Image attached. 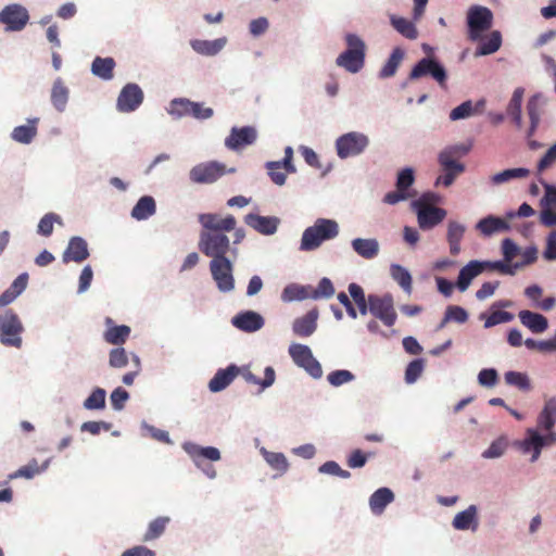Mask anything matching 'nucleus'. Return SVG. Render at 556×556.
<instances>
[{
  "label": "nucleus",
  "mask_w": 556,
  "mask_h": 556,
  "mask_svg": "<svg viewBox=\"0 0 556 556\" xmlns=\"http://www.w3.org/2000/svg\"><path fill=\"white\" fill-rule=\"evenodd\" d=\"M264 458L267 464L275 470L283 473L288 470L289 464L286 456L282 453L267 452L264 451Z\"/></svg>",
  "instance_id": "nucleus-54"
},
{
  "label": "nucleus",
  "mask_w": 556,
  "mask_h": 556,
  "mask_svg": "<svg viewBox=\"0 0 556 556\" xmlns=\"http://www.w3.org/2000/svg\"><path fill=\"white\" fill-rule=\"evenodd\" d=\"M29 14L21 4H9L0 12V23L9 31H20L28 23Z\"/></svg>",
  "instance_id": "nucleus-14"
},
{
  "label": "nucleus",
  "mask_w": 556,
  "mask_h": 556,
  "mask_svg": "<svg viewBox=\"0 0 556 556\" xmlns=\"http://www.w3.org/2000/svg\"><path fill=\"white\" fill-rule=\"evenodd\" d=\"M446 320L464 324L468 320V313L457 305H448L445 311Z\"/></svg>",
  "instance_id": "nucleus-63"
},
{
  "label": "nucleus",
  "mask_w": 556,
  "mask_h": 556,
  "mask_svg": "<svg viewBox=\"0 0 556 556\" xmlns=\"http://www.w3.org/2000/svg\"><path fill=\"white\" fill-rule=\"evenodd\" d=\"M266 168H267L268 175L274 184H276L278 186L285 185L287 176L281 170V169H283V165L281 162H277V161L267 162Z\"/></svg>",
  "instance_id": "nucleus-56"
},
{
  "label": "nucleus",
  "mask_w": 556,
  "mask_h": 556,
  "mask_svg": "<svg viewBox=\"0 0 556 556\" xmlns=\"http://www.w3.org/2000/svg\"><path fill=\"white\" fill-rule=\"evenodd\" d=\"M403 58H404V52L401 48L393 49L387 63L381 68L379 76L381 78L392 77L396 73V70L400 66Z\"/></svg>",
  "instance_id": "nucleus-43"
},
{
  "label": "nucleus",
  "mask_w": 556,
  "mask_h": 556,
  "mask_svg": "<svg viewBox=\"0 0 556 556\" xmlns=\"http://www.w3.org/2000/svg\"><path fill=\"white\" fill-rule=\"evenodd\" d=\"M143 97L142 89L137 84L129 83L121 90L116 108L122 113L134 112L143 102Z\"/></svg>",
  "instance_id": "nucleus-16"
},
{
  "label": "nucleus",
  "mask_w": 556,
  "mask_h": 556,
  "mask_svg": "<svg viewBox=\"0 0 556 556\" xmlns=\"http://www.w3.org/2000/svg\"><path fill=\"white\" fill-rule=\"evenodd\" d=\"M244 222L248 226L265 236L274 235L279 225V218L277 217L261 216L253 213L245 215Z\"/></svg>",
  "instance_id": "nucleus-21"
},
{
  "label": "nucleus",
  "mask_w": 556,
  "mask_h": 556,
  "mask_svg": "<svg viewBox=\"0 0 556 556\" xmlns=\"http://www.w3.org/2000/svg\"><path fill=\"white\" fill-rule=\"evenodd\" d=\"M115 65L113 58L96 56L91 64V72L103 80H110L114 76Z\"/></svg>",
  "instance_id": "nucleus-31"
},
{
  "label": "nucleus",
  "mask_w": 556,
  "mask_h": 556,
  "mask_svg": "<svg viewBox=\"0 0 556 556\" xmlns=\"http://www.w3.org/2000/svg\"><path fill=\"white\" fill-rule=\"evenodd\" d=\"M167 112L176 118L192 116L197 119L211 118L214 113L211 108H204L203 103L193 102L186 98H176L172 100Z\"/></svg>",
  "instance_id": "nucleus-6"
},
{
  "label": "nucleus",
  "mask_w": 556,
  "mask_h": 556,
  "mask_svg": "<svg viewBox=\"0 0 556 556\" xmlns=\"http://www.w3.org/2000/svg\"><path fill=\"white\" fill-rule=\"evenodd\" d=\"M49 460H46L43 465L40 467L38 465V462L36 459H31L26 466L21 467L13 473L9 475V479H16V478H26L31 479L36 475L42 472L48 468Z\"/></svg>",
  "instance_id": "nucleus-40"
},
{
  "label": "nucleus",
  "mask_w": 556,
  "mask_h": 556,
  "mask_svg": "<svg viewBox=\"0 0 556 556\" xmlns=\"http://www.w3.org/2000/svg\"><path fill=\"white\" fill-rule=\"evenodd\" d=\"M353 379L354 375L345 369L331 371L327 377L328 382L333 387L342 386L352 381Z\"/></svg>",
  "instance_id": "nucleus-61"
},
{
  "label": "nucleus",
  "mask_w": 556,
  "mask_h": 556,
  "mask_svg": "<svg viewBox=\"0 0 556 556\" xmlns=\"http://www.w3.org/2000/svg\"><path fill=\"white\" fill-rule=\"evenodd\" d=\"M393 500L394 494L390 489L380 488L375 491L369 498L370 509L375 515H380Z\"/></svg>",
  "instance_id": "nucleus-30"
},
{
  "label": "nucleus",
  "mask_w": 556,
  "mask_h": 556,
  "mask_svg": "<svg viewBox=\"0 0 556 556\" xmlns=\"http://www.w3.org/2000/svg\"><path fill=\"white\" fill-rule=\"evenodd\" d=\"M369 312L379 318L386 326L391 327L396 321V312L391 295L379 296L376 294L368 295Z\"/></svg>",
  "instance_id": "nucleus-12"
},
{
  "label": "nucleus",
  "mask_w": 556,
  "mask_h": 556,
  "mask_svg": "<svg viewBox=\"0 0 556 556\" xmlns=\"http://www.w3.org/2000/svg\"><path fill=\"white\" fill-rule=\"evenodd\" d=\"M509 263L510 262H506L505 260L504 261H495V262L486 261V262H483V266H484V269L497 270L504 275H514L518 267V264L510 265Z\"/></svg>",
  "instance_id": "nucleus-60"
},
{
  "label": "nucleus",
  "mask_w": 556,
  "mask_h": 556,
  "mask_svg": "<svg viewBox=\"0 0 556 556\" xmlns=\"http://www.w3.org/2000/svg\"><path fill=\"white\" fill-rule=\"evenodd\" d=\"M518 317L520 323L533 333H542L548 328V320L542 314L523 309L519 312Z\"/></svg>",
  "instance_id": "nucleus-26"
},
{
  "label": "nucleus",
  "mask_w": 556,
  "mask_h": 556,
  "mask_svg": "<svg viewBox=\"0 0 556 556\" xmlns=\"http://www.w3.org/2000/svg\"><path fill=\"white\" fill-rule=\"evenodd\" d=\"M493 14L490 9L481 5H472L467 13L469 38L472 41L480 39L481 34L491 28Z\"/></svg>",
  "instance_id": "nucleus-9"
},
{
  "label": "nucleus",
  "mask_w": 556,
  "mask_h": 556,
  "mask_svg": "<svg viewBox=\"0 0 556 556\" xmlns=\"http://www.w3.org/2000/svg\"><path fill=\"white\" fill-rule=\"evenodd\" d=\"M502 45V37L500 31H493L486 41L482 42L477 51L478 55H489L496 52Z\"/></svg>",
  "instance_id": "nucleus-52"
},
{
  "label": "nucleus",
  "mask_w": 556,
  "mask_h": 556,
  "mask_svg": "<svg viewBox=\"0 0 556 556\" xmlns=\"http://www.w3.org/2000/svg\"><path fill=\"white\" fill-rule=\"evenodd\" d=\"M242 376L247 382L253 383V384H258L262 387V389H266V388L270 387L275 382V379H276V374L271 366H267L265 368L263 380L257 378L251 370H249L247 368L242 370Z\"/></svg>",
  "instance_id": "nucleus-41"
},
{
  "label": "nucleus",
  "mask_w": 556,
  "mask_h": 556,
  "mask_svg": "<svg viewBox=\"0 0 556 556\" xmlns=\"http://www.w3.org/2000/svg\"><path fill=\"white\" fill-rule=\"evenodd\" d=\"M319 313L317 308L308 311L304 316L294 319L292 330L298 337H309L317 328Z\"/></svg>",
  "instance_id": "nucleus-22"
},
{
  "label": "nucleus",
  "mask_w": 556,
  "mask_h": 556,
  "mask_svg": "<svg viewBox=\"0 0 556 556\" xmlns=\"http://www.w3.org/2000/svg\"><path fill=\"white\" fill-rule=\"evenodd\" d=\"M466 232V226L456 222V220H450L447 224V233H446V240L450 247V253L453 256H456L462 251V240Z\"/></svg>",
  "instance_id": "nucleus-27"
},
{
  "label": "nucleus",
  "mask_w": 556,
  "mask_h": 556,
  "mask_svg": "<svg viewBox=\"0 0 556 556\" xmlns=\"http://www.w3.org/2000/svg\"><path fill=\"white\" fill-rule=\"evenodd\" d=\"M349 293L352 296L353 301L358 307V311L362 315H366L369 312L368 298L365 296V292L363 288L357 283L349 285Z\"/></svg>",
  "instance_id": "nucleus-49"
},
{
  "label": "nucleus",
  "mask_w": 556,
  "mask_h": 556,
  "mask_svg": "<svg viewBox=\"0 0 556 556\" xmlns=\"http://www.w3.org/2000/svg\"><path fill=\"white\" fill-rule=\"evenodd\" d=\"M527 113L530 118V129L528 136H532L540 124L541 108L539 96H532L527 104Z\"/></svg>",
  "instance_id": "nucleus-44"
},
{
  "label": "nucleus",
  "mask_w": 556,
  "mask_h": 556,
  "mask_svg": "<svg viewBox=\"0 0 556 556\" xmlns=\"http://www.w3.org/2000/svg\"><path fill=\"white\" fill-rule=\"evenodd\" d=\"M105 391L101 388L94 389L85 400L84 407L86 409H102L105 406Z\"/></svg>",
  "instance_id": "nucleus-55"
},
{
  "label": "nucleus",
  "mask_w": 556,
  "mask_h": 556,
  "mask_svg": "<svg viewBox=\"0 0 556 556\" xmlns=\"http://www.w3.org/2000/svg\"><path fill=\"white\" fill-rule=\"evenodd\" d=\"M432 197V194L427 193L419 200L413 202V206L417 213L418 225L422 230L432 229L446 217V211L444 208L428 203Z\"/></svg>",
  "instance_id": "nucleus-5"
},
{
  "label": "nucleus",
  "mask_w": 556,
  "mask_h": 556,
  "mask_svg": "<svg viewBox=\"0 0 556 556\" xmlns=\"http://www.w3.org/2000/svg\"><path fill=\"white\" fill-rule=\"evenodd\" d=\"M556 164V143L553 144L546 153L542 156V159L538 163V172L542 173L545 169L552 167Z\"/></svg>",
  "instance_id": "nucleus-64"
},
{
  "label": "nucleus",
  "mask_w": 556,
  "mask_h": 556,
  "mask_svg": "<svg viewBox=\"0 0 556 556\" xmlns=\"http://www.w3.org/2000/svg\"><path fill=\"white\" fill-rule=\"evenodd\" d=\"M105 324L108 329L103 333V339L106 343L122 345L127 341L131 331L130 327L126 325H113V320L110 317L105 319Z\"/></svg>",
  "instance_id": "nucleus-23"
},
{
  "label": "nucleus",
  "mask_w": 556,
  "mask_h": 556,
  "mask_svg": "<svg viewBox=\"0 0 556 556\" xmlns=\"http://www.w3.org/2000/svg\"><path fill=\"white\" fill-rule=\"evenodd\" d=\"M23 324L12 309L0 314V342L5 346L20 349L22 346Z\"/></svg>",
  "instance_id": "nucleus-4"
},
{
  "label": "nucleus",
  "mask_w": 556,
  "mask_h": 556,
  "mask_svg": "<svg viewBox=\"0 0 556 556\" xmlns=\"http://www.w3.org/2000/svg\"><path fill=\"white\" fill-rule=\"evenodd\" d=\"M484 106V100H480L476 103V105L472 104L471 101H465L455 109H453L450 113V118L452 121H457L462 118H466L471 116L478 108L483 109Z\"/></svg>",
  "instance_id": "nucleus-45"
},
{
  "label": "nucleus",
  "mask_w": 556,
  "mask_h": 556,
  "mask_svg": "<svg viewBox=\"0 0 556 556\" xmlns=\"http://www.w3.org/2000/svg\"><path fill=\"white\" fill-rule=\"evenodd\" d=\"M240 369L236 365H230L225 369H219L208 383L212 392H219L227 388L239 375Z\"/></svg>",
  "instance_id": "nucleus-24"
},
{
  "label": "nucleus",
  "mask_w": 556,
  "mask_h": 556,
  "mask_svg": "<svg viewBox=\"0 0 556 556\" xmlns=\"http://www.w3.org/2000/svg\"><path fill=\"white\" fill-rule=\"evenodd\" d=\"M281 299L285 302L311 299V286L289 285L283 289Z\"/></svg>",
  "instance_id": "nucleus-39"
},
{
  "label": "nucleus",
  "mask_w": 556,
  "mask_h": 556,
  "mask_svg": "<svg viewBox=\"0 0 556 556\" xmlns=\"http://www.w3.org/2000/svg\"><path fill=\"white\" fill-rule=\"evenodd\" d=\"M289 355L299 367L305 369L313 378L318 379L323 376V369L319 362L313 356L307 345L292 343L289 346Z\"/></svg>",
  "instance_id": "nucleus-10"
},
{
  "label": "nucleus",
  "mask_w": 556,
  "mask_h": 556,
  "mask_svg": "<svg viewBox=\"0 0 556 556\" xmlns=\"http://www.w3.org/2000/svg\"><path fill=\"white\" fill-rule=\"evenodd\" d=\"M199 222L203 227L200 233L199 249L204 255L215 260L227 257L229 251L236 254L237 249H231L230 240L226 235L237 226L235 216L206 213L199 216Z\"/></svg>",
  "instance_id": "nucleus-1"
},
{
  "label": "nucleus",
  "mask_w": 556,
  "mask_h": 556,
  "mask_svg": "<svg viewBox=\"0 0 556 556\" xmlns=\"http://www.w3.org/2000/svg\"><path fill=\"white\" fill-rule=\"evenodd\" d=\"M345 42L348 49L339 54L336 64L349 73H358L365 64V42L355 34H348L345 36Z\"/></svg>",
  "instance_id": "nucleus-3"
},
{
  "label": "nucleus",
  "mask_w": 556,
  "mask_h": 556,
  "mask_svg": "<svg viewBox=\"0 0 556 556\" xmlns=\"http://www.w3.org/2000/svg\"><path fill=\"white\" fill-rule=\"evenodd\" d=\"M156 205L155 201L150 195H144L139 199L137 204L131 211V216L137 220H143L149 218L155 213Z\"/></svg>",
  "instance_id": "nucleus-37"
},
{
  "label": "nucleus",
  "mask_w": 556,
  "mask_h": 556,
  "mask_svg": "<svg viewBox=\"0 0 556 556\" xmlns=\"http://www.w3.org/2000/svg\"><path fill=\"white\" fill-rule=\"evenodd\" d=\"M530 175V170L528 168L519 167V168H509L505 169L501 173L494 174L491 177V182L493 185H502L508 182L513 179L526 178Z\"/></svg>",
  "instance_id": "nucleus-42"
},
{
  "label": "nucleus",
  "mask_w": 556,
  "mask_h": 556,
  "mask_svg": "<svg viewBox=\"0 0 556 556\" xmlns=\"http://www.w3.org/2000/svg\"><path fill=\"white\" fill-rule=\"evenodd\" d=\"M225 39H215V40H200L194 39L191 40L190 45L192 49L202 55H215L217 54L225 46Z\"/></svg>",
  "instance_id": "nucleus-36"
},
{
  "label": "nucleus",
  "mask_w": 556,
  "mask_h": 556,
  "mask_svg": "<svg viewBox=\"0 0 556 556\" xmlns=\"http://www.w3.org/2000/svg\"><path fill=\"white\" fill-rule=\"evenodd\" d=\"M210 270L217 288L222 292H229L235 288L232 263L228 257L212 260L210 263Z\"/></svg>",
  "instance_id": "nucleus-13"
},
{
  "label": "nucleus",
  "mask_w": 556,
  "mask_h": 556,
  "mask_svg": "<svg viewBox=\"0 0 556 556\" xmlns=\"http://www.w3.org/2000/svg\"><path fill=\"white\" fill-rule=\"evenodd\" d=\"M504 379L507 384L517 387L519 390L529 391L531 389L530 380L523 372L507 371Z\"/></svg>",
  "instance_id": "nucleus-53"
},
{
  "label": "nucleus",
  "mask_w": 556,
  "mask_h": 556,
  "mask_svg": "<svg viewBox=\"0 0 556 556\" xmlns=\"http://www.w3.org/2000/svg\"><path fill=\"white\" fill-rule=\"evenodd\" d=\"M556 443V432L548 431L546 435H541L535 429L527 430V438L521 443V448L525 453L532 451L531 462L539 459L541 451L544 446L553 445Z\"/></svg>",
  "instance_id": "nucleus-15"
},
{
  "label": "nucleus",
  "mask_w": 556,
  "mask_h": 556,
  "mask_svg": "<svg viewBox=\"0 0 556 556\" xmlns=\"http://www.w3.org/2000/svg\"><path fill=\"white\" fill-rule=\"evenodd\" d=\"M353 250L362 257L371 260L379 253V243L376 239L356 238L352 241Z\"/></svg>",
  "instance_id": "nucleus-34"
},
{
  "label": "nucleus",
  "mask_w": 556,
  "mask_h": 556,
  "mask_svg": "<svg viewBox=\"0 0 556 556\" xmlns=\"http://www.w3.org/2000/svg\"><path fill=\"white\" fill-rule=\"evenodd\" d=\"M556 424V397L545 401L544 407L538 416V428L551 431Z\"/></svg>",
  "instance_id": "nucleus-29"
},
{
  "label": "nucleus",
  "mask_w": 556,
  "mask_h": 556,
  "mask_svg": "<svg viewBox=\"0 0 556 556\" xmlns=\"http://www.w3.org/2000/svg\"><path fill=\"white\" fill-rule=\"evenodd\" d=\"M339 233V225L333 219L318 218L313 226L307 227L302 235L300 250L314 251L325 241L336 238Z\"/></svg>",
  "instance_id": "nucleus-2"
},
{
  "label": "nucleus",
  "mask_w": 556,
  "mask_h": 556,
  "mask_svg": "<svg viewBox=\"0 0 556 556\" xmlns=\"http://www.w3.org/2000/svg\"><path fill=\"white\" fill-rule=\"evenodd\" d=\"M523 88H516L506 110L507 114L513 118L514 123L518 128H520L522 125L521 103L523 99Z\"/></svg>",
  "instance_id": "nucleus-38"
},
{
  "label": "nucleus",
  "mask_w": 556,
  "mask_h": 556,
  "mask_svg": "<svg viewBox=\"0 0 556 556\" xmlns=\"http://www.w3.org/2000/svg\"><path fill=\"white\" fill-rule=\"evenodd\" d=\"M109 364L113 368H123L128 364V356L124 348H115L111 350L109 355Z\"/></svg>",
  "instance_id": "nucleus-59"
},
{
  "label": "nucleus",
  "mask_w": 556,
  "mask_h": 556,
  "mask_svg": "<svg viewBox=\"0 0 556 556\" xmlns=\"http://www.w3.org/2000/svg\"><path fill=\"white\" fill-rule=\"evenodd\" d=\"M235 168H227L225 164L211 161L200 163L190 170V179L195 184H214L227 173H233Z\"/></svg>",
  "instance_id": "nucleus-8"
},
{
  "label": "nucleus",
  "mask_w": 556,
  "mask_h": 556,
  "mask_svg": "<svg viewBox=\"0 0 556 556\" xmlns=\"http://www.w3.org/2000/svg\"><path fill=\"white\" fill-rule=\"evenodd\" d=\"M514 319V315L506 311H493L486 317L484 327L491 328L500 324L509 323Z\"/></svg>",
  "instance_id": "nucleus-58"
},
{
  "label": "nucleus",
  "mask_w": 556,
  "mask_h": 556,
  "mask_svg": "<svg viewBox=\"0 0 556 556\" xmlns=\"http://www.w3.org/2000/svg\"><path fill=\"white\" fill-rule=\"evenodd\" d=\"M63 225L62 218L55 214V213H47L38 224V233L43 237H49L53 232V225L54 224Z\"/></svg>",
  "instance_id": "nucleus-51"
},
{
  "label": "nucleus",
  "mask_w": 556,
  "mask_h": 556,
  "mask_svg": "<svg viewBox=\"0 0 556 556\" xmlns=\"http://www.w3.org/2000/svg\"><path fill=\"white\" fill-rule=\"evenodd\" d=\"M257 134L254 127H233L230 131V135L225 140V146L230 150H239L244 146L254 143Z\"/></svg>",
  "instance_id": "nucleus-18"
},
{
  "label": "nucleus",
  "mask_w": 556,
  "mask_h": 556,
  "mask_svg": "<svg viewBox=\"0 0 556 556\" xmlns=\"http://www.w3.org/2000/svg\"><path fill=\"white\" fill-rule=\"evenodd\" d=\"M468 152L469 147L464 144L446 148L439 154V163L443 170H455L456 173H463L465 170V166L459 163L457 159L466 155Z\"/></svg>",
  "instance_id": "nucleus-17"
},
{
  "label": "nucleus",
  "mask_w": 556,
  "mask_h": 556,
  "mask_svg": "<svg viewBox=\"0 0 556 556\" xmlns=\"http://www.w3.org/2000/svg\"><path fill=\"white\" fill-rule=\"evenodd\" d=\"M333 294L334 287L331 280L327 277L321 278L316 288L311 286V299L313 300L329 299Z\"/></svg>",
  "instance_id": "nucleus-50"
},
{
  "label": "nucleus",
  "mask_w": 556,
  "mask_h": 556,
  "mask_svg": "<svg viewBox=\"0 0 556 556\" xmlns=\"http://www.w3.org/2000/svg\"><path fill=\"white\" fill-rule=\"evenodd\" d=\"M369 144V139L366 135L357 131H351L340 136L336 140V150L340 159L359 155L365 151Z\"/></svg>",
  "instance_id": "nucleus-7"
},
{
  "label": "nucleus",
  "mask_w": 556,
  "mask_h": 556,
  "mask_svg": "<svg viewBox=\"0 0 556 556\" xmlns=\"http://www.w3.org/2000/svg\"><path fill=\"white\" fill-rule=\"evenodd\" d=\"M428 75L438 81L441 87H446L447 74L445 68L437 60L431 58H422L413 67L408 78L414 80Z\"/></svg>",
  "instance_id": "nucleus-11"
},
{
  "label": "nucleus",
  "mask_w": 556,
  "mask_h": 556,
  "mask_svg": "<svg viewBox=\"0 0 556 556\" xmlns=\"http://www.w3.org/2000/svg\"><path fill=\"white\" fill-rule=\"evenodd\" d=\"M484 270L483 262L470 261L465 265L458 274L456 286L459 291L464 292L468 289L473 278Z\"/></svg>",
  "instance_id": "nucleus-25"
},
{
  "label": "nucleus",
  "mask_w": 556,
  "mask_h": 556,
  "mask_svg": "<svg viewBox=\"0 0 556 556\" xmlns=\"http://www.w3.org/2000/svg\"><path fill=\"white\" fill-rule=\"evenodd\" d=\"M391 276L405 292L408 294L412 292V276L406 268L401 265L393 264L391 266Z\"/></svg>",
  "instance_id": "nucleus-47"
},
{
  "label": "nucleus",
  "mask_w": 556,
  "mask_h": 556,
  "mask_svg": "<svg viewBox=\"0 0 556 556\" xmlns=\"http://www.w3.org/2000/svg\"><path fill=\"white\" fill-rule=\"evenodd\" d=\"M476 228L483 236L489 237L492 236L493 233L508 230L509 225L505 219L501 217L489 215L488 217L480 219L476 225Z\"/></svg>",
  "instance_id": "nucleus-28"
},
{
  "label": "nucleus",
  "mask_w": 556,
  "mask_h": 556,
  "mask_svg": "<svg viewBox=\"0 0 556 556\" xmlns=\"http://www.w3.org/2000/svg\"><path fill=\"white\" fill-rule=\"evenodd\" d=\"M39 118L28 119L27 125H21L13 129L11 137L14 141L28 144L37 136V123Z\"/></svg>",
  "instance_id": "nucleus-33"
},
{
  "label": "nucleus",
  "mask_w": 556,
  "mask_h": 556,
  "mask_svg": "<svg viewBox=\"0 0 556 556\" xmlns=\"http://www.w3.org/2000/svg\"><path fill=\"white\" fill-rule=\"evenodd\" d=\"M68 88L65 86L61 78H56L51 89V102L53 106L59 111L63 112L68 101Z\"/></svg>",
  "instance_id": "nucleus-35"
},
{
  "label": "nucleus",
  "mask_w": 556,
  "mask_h": 556,
  "mask_svg": "<svg viewBox=\"0 0 556 556\" xmlns=\"http://www.w3.org/2000/svg\"><path fill=\"white\" fill-rule=\"evenodd\" d=\"M424 366H425V363H424V359H421V358L412 361L407 365L406 370H405V381L407 383H414L422 374Z\"/></svg>",
  "instance_id": "nucleus-57"
},
{
  "label": "nucleus",
  "mask_w": 556,
  "mask_h": 556,
  "mask_svg": "<svg viewBox=\"0 0 556 556\" xmlns=\"http://www.w3.org/2000/svg\"><path fill=\"white\" fill-rule=\"evenodd\" d=\"M231 323L241 331L255 332L264 326V318L256 312L245 311L237 314Z\"/></svg>",
  "instance_id": "nucleus-20"
},
{
  "label": "nucleus",
  "mask_w": 556,
  "mask_h": 556,
  "mask_svg": "<svg viewBox=\"0 0 556 556\" xmlns=\"http://www.w3.org/2000/svg\"><path fill=\"white\" fill-rule=\"evenodd\" d=\"M453 527L457 530H476L478 527L477 507L470 505L467 509L458 513L453 520Z\"/></svg>",
  "instance_id": "nucleus-32"
},
{
  "label": "nucleus",
  "mask_w": 556,
  "mask_h": 556,
  "mask_svg": "<svg viewBox=\"0 0 556 556\" xmlns=\"http://www.w3.org/2000/svg\"><path fill=\"white\" fill-rule=\"evenodd\" d=\"M87 241L81 237H72L68 245L62 255L63 263L70 262L83 263L89 257Z\"/></svg>",
  "instance_id": "nucleus-19"
},
{
  "label": "nucleus",
  "mask_w": 556,
  "mask_h": 556,
  "mask_svg": "<svg viewBox=\"0 0 556 556\" xmlns=\"http://www.w3.org/2000/svg\"><path fill=\"white\" fill-rule=\"evenodd\" d=\"M391 24L401 35L407 39H416L418 36V31L414 23L407 18L392 17Z\"/></svg>",
  "instance_id": "nucleus-48"
},
{
  "label": "nucleus",
  "mask_w": 556,
  "mask_h": 556,
  "mask_svg": "<svg viewBox=\"0 0 556 556\" xmlns=\"http://www.w3.org/2000/svg\"><path fill=\"white\" fill-rule=\"evenodd\" d=\"M169 522L168 517H157L149 523L148 530L143 535L142 541L149 542L161 536Z\"/></svg>",
  "instance_id": "nucleus-46"
},
{
  "label": "nucleus",
  "mask_w": 556,
  "mask_h": 556,
  "mask_svg": "<svg viewBox=\"0 0 556 556\" xmlns=\"http://www.w3.org/2000/svg\"><path fill=\"white\" fill-rule=\"evenodd\" d=\"M318 470L321 473L338 476V477L343 478V479H348V478L351 477V472L350 471L342 469L339 466V464L333 462V460H328V462L324 463L319 467Z\"/></svg>",
  "instance_id": "nucleus-62"
}]
</instances>
